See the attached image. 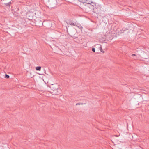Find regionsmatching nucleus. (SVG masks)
Instances as JSON below:
<instances>
[{"mask_svg":"<svg viewBox=\"0 0 149 149\" xmlns=\"http://www.w3.org/2000/svg\"><path fill=\"white\" fill-rule=\"evenodd\" d=\"M81 8L85 12L88 13L90 9H93L94 6L91 4L90 3L88 2L87 4H86L84 5V6H82V8Z\"/></svg>","mask_w":149,"mask_h":149,"instance_id":"1","label":"nucleus"},{"mask_svg":"<svg viewBox=\"0 0 149 149\" xmlns=\"http://www.w3.org/2000/svg\"><path fill=\"white\" fill-rule=\"evenodd\" d=\"M57 4L56 0H49L48 5L50 8H54L55 7Z\"/></svg>","mask_w":149,"mask_h":149,"instance_id":"2","label":"nucleus"},{"mask_svg":"<svg viewBox=\"0 0 149 149\" xmlns=\"http://www.w3.org/2000/svg\"><path fill=\"white\" fill-rule=\"evenodd\" d=\"M66 23L68 25L69 24L71 25H73L75 26L76 23H77V22L73 21L71 19H70L67 21H66Z\"/></svg>","mask_w":149,"mask_h":149,"instance_id":"3","label":"nucleus"},{"mask_svg":"<svg viewBox=\"0 0 149 149\" xmlns=\"http://www.w3.org/2000/svg\"><path fill=\"white\" fill-rule=\"evenodd\" d=\"M50 87L52 90L55 93H56V92H57V88H56L53 85H52L51 86H50Z\"/></svg>","mask_w":149,"mask_h":149,"instance_id":"4","label":"nucleus"},{"mask_svg":"<svg viewBox=\"0 0 149 149\" xmlns=\"http://www.w3.org/2000/svg\"><path fill=\"white\" fill-rule=\"evenodd\" d=\"M75 26L77 27L81 31H82L83 29V27L81 25L78 23L77 22L76 23Z\"/></svg>","mask_w":149,"mask_h":149,"instance_id":"5","label":"nucleus"},{"mask_svg":"<svg viewBox=\"0 0 149 149\" xmlns=\"http://www.w3.org/2000/svg\"><path fill=\"white\" fill-rule=\"evenodd\" d=\"M88 1V0H82V1H81L82 3H83L81 5L82 8V6H84V5H85L86 4H87L88 2H87Z\"/></svg>","mask_w":149,"mask_h":149,"instance_id":"6","label":"nucleus"},{"mask_svg":"<svg viewBox=\"0 0 149 149\" xmlns=\"http://www.w3.org/2000/svg\"><path fill=\"white\" fill-rule=\"evenodd\" d=\"M13 1L11 0L10 1L7 3H5L4 5L6 6L10 7V4L13 3Z\"/></svg>","mask_w":149,"mask_h":149,"instance_id":"7","label":"nucleus"},{"mask_svg":"<svg viewBox=\"0 0 149 149\" xmlns=\"http://www.w3.org/2000/svg\"><path fill=\"white\" fill-rule=\"evenodd\" d=\"M127 30V33L129 32V30L128 29H126L125 28H123L122 29V30H121V32L122 33H125V32Z\"/></svg>","mask_w":149,"mask_h":149,"instance_id":"8","label":"nucleus"},{"mask_svg":"<svg viewBox=\"0 0 149 149\" xmlns=\"http://www.w3.org/2000/svg\"><path fill=\"white\" fill-rule=\"evenodd\" d=\"M41 67L40 66H37L36 68V70L40 71L41 70Z\"/></svg>","mask_w":149,"mask_h":149,"instance_id":"9","label":"nucleus"},{"mask_svg":"<svg viewBox=\"0 0 149 149\" xmlns=\"http://www.w3.org/2000/svg\"><path fill=\"white\" fill-rule=\"evenodd\" d=\"M10 76L8 75L7 74H5V78L7 79H8L9 78Z\"/></svg>","mask_w":149,"mask_h":149,"instance_id":"10","label":"nucleus"},{"mask_svg":"<svg viewBox=\"0 0 149 149\" xmlns=\"http://www.w3.org/2000/svg\"><path fill=\"white\" fill-rule=\"evenodd\" d=\"M92 51L93 52H95V49L94 48H92Z\"/></svg>","mask_w":149,"mask_h":149,"instance_id":"11","label":"nucleus"},{"mask_svg":"<svg viewBox=\"0 0 149 149\" xmlns=\"http://www.w3.org/2000/svg\"><path fill=\"white\" fill-rule=\"evenodd\" d=\"M99 48L100 49V50H101V52H103V51H102V47H101L100 46L99 47Z\"/></svg>","mask_w":149,"mask_h":149,"instance_id":"12","label":"nucleus"},{"mask_svg":"<svg viewBox=\"0 0 149 149\" xmlns=\"http://www.w3.org/2000/svg\"><path fill=\"white\" fill-rule=\"evenodd\" d=\"M136 54H132V56H136Z\"/></svg>","mask_w":149,"mask_h":149,"instance_id":"13","label":"nucleus"},{"mask_svg":"<svg viewBox=\"0 0 149 149\" xmlns=\"http://www.w3.org/2000/svg\"><path fill=\"white\" fill-rule=\"evenodd\" d=\"M90 3L94 4V3H95L94 2H93V1H91Z\"/></svg>","mask_w":149,"mask_h":149,"instance_id":"14","label":"nucleus"},{"mask_svg":"<svg viewBox=\"0 0 149 149\" xmlns=\"http://www.w3.org/2000/svg\"><path fill=\"white\" fill-rule=\"evenodd\" d=\"M119 135H114V136L116 137H118L119 136Z\"/></svg>","mask_w":149,"mask_h":149,"instance_id":"15","label":"nucleus"},{"mask_svg":"<svg viewBox=\"0 0 149 149\" xmlns=\"http://www.w3.org/2000/svg\"><path fill=\"white\" fill-rule=\"evenodd\" d=\"M106 16L105 14H104V15L102 16V17H104Z\"/></svg>","mask_w":149,"mask_h":149,"instance_id":"16","label":"nucleus"},{"mask_svg":"<svg viewBox=\"0 0 149 149\" xmlns=\"http://www.w3.org/2000/svg\"><path fill=\"white\" fill-rule=\"evenodd\" d=\"M80 104L79 103H77V104H76V105H79Z\"/></svg>","mask_w":149,"mask_h":149,"instance_id":"17","label":"nucleus"},{"mask_svg":"<svg viewBox=\"0 0 149 149\" xmlns=\"http://www.w3.org/2000/svg\"><path fill=\"white\" fill-rule=\"evenodd\" d=\"M90 2H91V1H88L87 2H89V3H90Z\"/></svg>","mask_w":149,"mask_h":149,"instance_id":"18","label":"nucleus"}]
</instances>
